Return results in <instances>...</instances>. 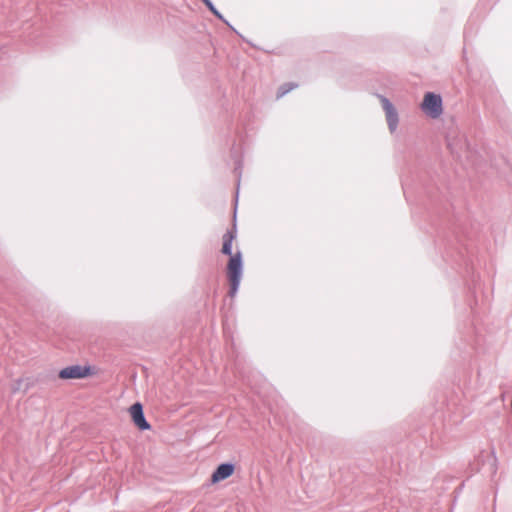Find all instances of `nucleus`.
I'll use <instances>...</instances> for the list:
<instances>
[{
  "label": "nucleus",
  "mask_w": 512,
  "mask_h": 512,
  "mask_svg": "<svg viewBox=\"0 0 512 512\" xmlns=\"http://www.w3.org/2000/svg\"><path fill=\"white\" fill-rule=\"evenodd\" d=\"M296 87H297V85L293 84V83H286V84L282 85L278 90L277 97L284 96L285 94H287L288 92H290L291 90H293Z\"/></svg>",
  "instance_id": "6e6552de"
},
{
  "label": "nucleus",
  "mask_w": 512,
  "mask_h": 512,
  "mask_svg": "<svg viewBox=\"0 0 512 512\" xmlns=\"http://www.w3.org/2000/svg\"><path fill=\"white\" fill-rule=\"evenodd\" d=\"M131 418L134 422V424L140 429V430H148L150 429V424L146 421L144 412H143V406L141 403L136 402L134 403L130 409H129Z\"/></svg>",
  "instance_id": "20e7f679"
},
{
  "label": "nucleus",
  "mask_w": 512,
  "mask_h": 512,
  "mask_svg": "<svg viewBox=\"0 0 512 512\" xmlns=\"http://www.w3.org/2000/svg\"><path fill=\"white\" fill-rule=\"evenodd\" d=\"M421 108L428 116L437 118L442 114V99L434 93H426Z\"/></svg>",
  "instance_id": "f03ea898"
},
{
  "label": "nucleus",
  "mask_w": 512,
  "mask_h": 512,
  "mask_svg": "<svg viewBox=\"0 0 512 512\" xmlns=\"http://www.w3.org/2000/svg\"><path fill=\"white\" fill-rule=\"evenodd\" d=\"M243 273L241 252H236L230 257L227 265V276L230 283L229 296L234 297L239 289Z\"/></svg>",
  "instance_id": "f257e3e1"
},
{
  "label": "nucleus",
  "mask_w": 512,
  "mask_h": 512,
  "mask_svg": "<svg viewBox=\"0 0 512 512\" xmlns=\"http://www.w3.org/2000/svg\"><path fill=\"white\" fill-rule=\"evenodd\" d=\"M234 468L232 463L220 464L212 474V483H217L230 477L234 472Z\"/></svg>",
  "instance_id": "423d86ee"
},
{
  "label": "nucleus",
  "mask_w": 512,
  "mask_h": 512,
  "mask_svg": "<svg viewBox=\"0 0 512 512\" xmlns=\"http://www.w3.org/2000/svg\"><path fill=\"white\" fill-rule=\"evenodd\" d=\"M237 226H232L224 235H223V246L222 253L225 255H232V243L234 239L237 237Z\"/></svg>",
  "instance_id": "0eeeda50"
},
{
  "label": "nucleus",
  "mask_w": 512,
  "mask_h": 512,
  "mask_svg": "<svg viewBox=\"0 0 512 512\" xmlns=\"http://www.w3.org/2000/svg\"><path fill=\"white\" fill-rule=\"evenodd\" d=\"M90 374V367L73 365L63 368L59 372L61 379H80Z\"/></svg>",
  "instance_id": "7ed1b4c3"
},
{
  "label": "nucleus",
  "mask_w": 512,
  "mask_h": 512,
  "mask_svg": "<svg viewBox=\"0 0 512 512\" xmlns=\"http://www.w3.org/2000/svg\"><path fill=\"white\" fill-rule=\"evenodd\" d=\"M380 101H381L382 107L386 114V120H387L389 129L393 132L396 129L397 123H398L397 112H396L395 108L393 107V105L391 104V102L387 98L381 97Z\"/></svg>",
  "instance_id": "39448f33"
},
{
  "label": "nucleus",
  "mask_w": 512,
  "mask_h": 512,
  "mask_svg": "<svg viewBox=\"0 0 512 512\" xmlns=\"http://www.w3.org/2000/svg\"><path fill=\"white\" fill-rule=\"evenodd\" d=\"M209 7H210V10H212L215 14H216V11H214L213 7L210 5V3H208Z\"/></svg>",
  "instance_id": "1a4fd4ad"
}]
</instances>
